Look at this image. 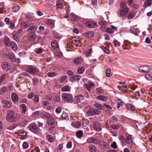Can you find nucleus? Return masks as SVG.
I'll use <instances>...</instances> for the list:
<instances>
[{"mask_svg": "<svg viewBox=\"0 0 152 152\" xmlns=\"http://www.w3.org/2000/svg\"><path fill=\"white\" fill-rule=\"evenodd\" d=\"M61 90L62 91H69L70 90V87L68 86H65L63 87Z\"/></svg>", "mask_w": 152, "mask_h": 152, "instance_id": "obj_39", "label": "nucleus"}, {"mask_svg": "<svg viewBox=\"0 0 152 152\" xmlns=\"http://www.w3.org/2000/svg\"><path fill=\"white\" fill-rule=\"evenodd\" d=\"M7 89L6 87L4 86L0 89V94H4L7 91Z\"/></svg>", "mask_w": 152, "mask_h": 152, "instance_id": "obj_45", "label": "nucleus"}, {"mask_svg": "<svg viewBox=\"0 0 152 152\" xmlns=\"http://www.w3.org/2000/svg\"><path fill=\"white\" fill-rule=\"evenodd\" d=\"M119 139L121 141V143L123 144H124L125 143V139L122 135H121L119 137Z\"/></svg>", "mask_w": 152, "mask_h": 152, "instance_id": "obj_49", "label": "nucleus"}, {"mask_svg": "<svg viewBox=\"0 0 152 152\" xmlns=\"http://www.w3.org/2000/svg\"><path fill=\"white\" fill-rule=\"evenodd\" d=\"M56 6L59 9L61 10L63 8V5L62 2L59 1H57L56 3Z\"/></svg>", "mask_w": 152, "mask_h": 152, "instance_id": "obj_33", "label": "nucleus"}, {"mask_svg": "<svg viewBox=\"0 0 152 152\" xmlns=\"http://www.w3.org/2000/svg\"><path fill=\"white\" fill-rule=\"evenodd\" d=\"M83 134V132L81 130H79L76 133L77 137L78 138H80L82 136Z\"/></svg>", "mask_w": 152, "mask_h": 152, "instance_id": "obj_44", "label": "nucleus"}, {"mask_svg": "<svg viewBox=\"0 0 152 152\" xmlns=\"http://www.w3.org/2000/svg\"><path fill=\"white\" fill-rule=\"evenodd\" d=\"M86 25L87 27L91 28H95L98 26V25L96 23L91 21L86 22Z\"/></svg>", "mask_w": 152, "mask_h": 152, "instance_id": "obj_8", "label": "nucleus"}, {"mask_svg": "<svg viewBox=\"0 0 152 152\" xmlns=\"http://www.w3.org/2000/svg\"><path fill=\"white\" fill-rule=\"evenodd\" d=\"M152 2V0H147L145 2V7H147L151 6Z\"/></svg>", "mask_w": 152, "mask_h": 152, "instance_id": "obj_41", "label": "nucleus"}, {"mask_svg": "<svg viewBox=\"0 0 152 152\" xmlns=\"http://www.w3.org/2000/svg\"><path fill=\"white\" fill-rule=\"evenodd\" d=\"M94 128V130L96 131H99L101 130V128L99 124L97 122L93 123Z\"/></svg>", "mask_w": 152, "mask_h": 152, "instance_id": "obj_12", "label": "nucleus"}, {"mask_svg": "<svg viewBox=\"0 0 152 152\" xmlns=\"http://www.w3.org/2000/svg\"><path fill=\"white\" fill-rule=\"evenodd\" d=\"M76 101L78 102H80L84 99V97L82 95H80L75 97Z\"/></svg>", "mask_w": 152, "mask_h": 152, "instance_id": "obj_42", "label": "nucleus"}, {"mask_svg": "<svg viewBox=\"0 0 152 152\" xmlns=\"http://www.w3.org/2000/svg\"><path fill=\"white\" fill-rule=\"evenodd\" d=\"M37 27L36 26H32L28 28L27 29V31L28 32L31 31L33 32L35 31L37 29Z\"/></svg>", "mask_w": 152, "mask_h": 152, "instance_id": "obj_21", "label": "nucleus"}, {"mask_svg": "<svg viewBox=\"0 0 152 152\" xmlns=\"http://www.w3.org/2000/svg\"><path fill=\"white\" fill-rule=\"evenodd\" d=\"M80 76L78 75H75L72 76L70 79V80L72 82L73 81H77L80 80Z\"/></svg>", "mask_w": 152, "mask_h": 152, "instance_id": "obj_23", "label": "nucleus"}, {"mask_svg": "<svg viewBox=\"0 0 152 152\" xmlns=\"http://www.w3.org/2000/svg\"><path fill=\"white\" fill-rule=\"evenodd\" d=\"M55 120L52 117L49 118L47 120V123L50 125L52 126L54 124Z\"/></svg>", "mask_w": 152, "mask_h": 152, "instance_id": "obj_17", "label": "nucleus"}, {"mask_svg": "<svg viewBox=\"0 0 152 152\" xmlns=\"http://www.w3.org/2000/svg\"><path fill=\"white\" fill-rule=\"evenodd\" d=\"M34 101L35 103H38L39 102V96L36 94L34 96Z\"/></svg>", "mask_w": 152, "mask_h": 152, "instance_id": "obj_51", "label": "nucleus"}, {"mask_svg": "<svg viewBox=\"0 0 152 152\" xmlns=\"http://www.w3.org/2000/svg\"><path fill=\"white\" fill-rule=\"evenodd\" d=\"M87 142L89 143L97 144L99 142V141L98 139L95 137H91L88 139Z\"/></svg>", "mask_w": 152, "mask_h": 152, "instance_id": "obj_9", "label": "nucleus"}, {"mask_svg": "<svg viewBox=\"0 0 152 152\" xmlns=\"http://www.w3.org/2000/svg\"><path fill=\"white\" fill-rule=\"evenodd\" d=\"M96 98L98 100H101L103 102H106L107 100V98L103 95L98 96Z\"/></svg>", "mask_w": 152, "mask_h": 152, "instance_id": "obj_20", "label": "nucleus"}, {"mask_svg": "<svg viewBox=\"0 0 152 152\" xmlns=\"http://www.w3.org/2000/svg\"><path fill=\"white\" fill-rule=\"evenodd\" d=\"M83 59L81 57H78L75 58L74 61V62L76 64H79L82 62Z\"/></svg>", "mask_w": 152, "mask_h": 152, "instance_id": "obj_28", "label": "nucleus"}, {"mask_svg": "<svg viewBox=\"0 0 152 152\" xmlns=\"http://www.w3.org/2000/svg\"><path fill=\"white\" fill-rule=\"evenodd\" d=\"M48 76L50 77H53L57 75V74L55 72H50L48 73Z\"/></svg>", "mask_w": 152, "mask_h": 152, "instance_id": "obj_48", "label": "nucleus"}, {"mask_svg": "<svg viewBox=\"0 0 152 152\" xmlns=\"http://www.w3.org/2000/svg\"><path fill=\"white\" fill-rule=\"evenodd\" d=\"M61 96L62 100L66 102H72L73 100L72 96L70 94L64 93L62 94Z\"/></svg>", "mask_w": 152, "mask_h": 152, "instance_id": "obj_4", "label": "nucleus"}, {"mask_svg": "<svg viewBox=\"0 0 152 152\" xmlns=\"http://www.w3.org/2000/svg\"><path fill=\"white\" fill-rule=\"evenodd\" d=\"M16 116L14 115V112L12 110L8 111V113L7 117V120L9 122H15L17 120Z\"/></svg>", "mask_w": 152, "mask_h": 152, "instance_id": "obj_2", "label": "nucleus"}, {"mask_svg": "<svg viewBox=\"0 0 152 152\" xmlns=\"http://www.w3.org/2000/svg\"><path fill=\"white\" fill-rule=\"evenodd\" d=\"M134 12H130L127 15V18L129 19H132L134 17Z\"/></svg>", "mask_w": 152, "mask_h": 152, "instance_id": "obj_54", "label": "nucleus"}, {"mask_svg": "<svg viewBox=\"0 0 152 152\" xmlns=\"http://www.w3.org/2000/svg\"><path fill=\"white\" fill-rule=\"evenodd\" d=\"M111 127L115 130L118 129L119 128V126L118 125L114 124L111 126Z\"/></svg>", "mask_w": 152, "mask_h": 152, "instance_id": "obj_64", "label": "nucleus"}, {"mask_svg": "<svg viewBox=\"0 0 152 152\" xmlns=\"http://www.w3.org/2000/svg\"><path fill=\"white\" fill-rule=\"evenodd\" d=\"M54 37L57 39H59L61 37V35L57 32H55L53 33Z\"/></svg>", "mask_w": 152, "mask_h": 152, "instance_id": "obj_55", "label": "nucleus"}, {"mask_svg": "<svg viewBox=\"0 0 152 152\" xmlns=\"http://www.w3.org/2000/svg\"><path fill=\"white\" fill-rule=\"evenodd\" d=\"M1 103L3 106L5 108H9L12 106V103L11 102L4 99H2Z\"/></svg>", "mask_w": 152, "mask_h": 152, "instance_id": "obj_6", "label": "nucleus"}, {"mask_svg": "<svg viewBox=\"0 0 152 152\" xmlns=\"http://www.w3.org/2000/svg\"><path fill=\"white\" fill-rule=\"evenodd\" d=\"M52 47L54 49H58V44L56 41L53 40L51 44Z\"/></svg>", "mask_w": 152, "mask_h": 152, "instance_id": "obj_24", "label": "nucleus"}, {"mask_svg": "<svg viewBox=\"0 0 152 152\" xmlns=\"http://www.w3.org/2000/svg\"><path fill=\"white\" fill-rule=\"evenodd\" d=\"M29 129L35 134L39 133L40 130L38 127L35 123H32L29 125L28 127Z\"/></svg>", "mask_w": 152, "mask_h": 152, "instance_id": "obj_3", "label": "nucleus"}, {"mask_svg": "<svg viewBox=\"0 0 152 152\" xmlns=\"http://www.w3.org/2000/svg\"><path fill=\"white\" fill-rule=\"evenodd\" d=\"M4 44L7 46L9 47L11 44V42H10L9 38L7 37H5L4 39Z\"/></svg>", "mask_w": 152, "mask_h": 152, "instance_id": "obj_25", "label": "nucleus"}, {"mask_svg": "<svg viewBox=\"0 0 152 152\" xmlns=\"http://www.w3.org/2000/svg\"><path fill=\"white\" fill-rule=\"evenodd\" d=\"M1 67L4 69L7 70L10 68V66L6 62H3L1 64Z\"/></svg>", "mask_w": 152, "mask_h": 152, "instance_id": "obj_14", "label": "nucleus"}, {"mask_svg": "<svg viewBox=\"0 0 152 152\" xmlns=\"http://www.w3.org/2000/svg\"><path fill=\"white\" fill-rule=\"evenodd\" d=\"M92 51V50L91 48H89L85 53L86 55L87 56H89L91 54Z\"/></svg>", "mask_w": 152, "mask_h": 152, "instance_id": "obj_50", "label": "nucleus"}, {"mask_svg": "<svg viewBox=\"0 0 152 152\" xmlns=\"http://www.w3.org/2000/svg\"><path fill=\"white\" fill-rule=\"evenodd\" d=\"M24 149H26L28 147V144L26 142H24L22 145Z\"/></svg>", "mask_w": 152, "mask_h": 152, "instance_id": "obj_56", "label": "nucleus"}, {"mask_svg": "<svg viewBox=\"0 0 152 152\" xmlns=\"http://www.w3.org/2000/svg\"><path fill=\"white\" fill-rule=\"evenodd\" d=\"M125 142L128 145H131L133 143V138L132 135L129 134L126 136L125 138Z\"/></svg>", "mask_w": 152, "mask_h": 152, "instance_id": "obj_10", "label": "nucleus"}, {"mask_svg": "<svg viewBox=\"0 0 152 152\" xmlns=\"http://www.w3.org/2000/svg\"><path fill=\"white\" fill-rule=\"evenodd\" d=\"M14 50L16 51L17 50L18 47L16 43L13 41L11 42V44L9 46Z\"/></svg>", "mask_w": 152, "mask_h": 152, "instance_id": "obj_19", "label": "nucleus"}, {"mask_svg": "<svg viewBox=\"0 0 152 152\" xmlns=\"http://www.w3.org/2000/svg\"><path fill=\"white\" fill-rule=\"evenodd\" d=\"M81 123L78 121H75L72 123V126L75 128H78L81 126Z\"/></svg>", "mask_w": 152, "mask_h": 152, "instance_id": "obj_15", "label": "nucleus"}, {"mask_svg": "<svg viewBox=\"0 0 152 152\" xmlns=\"http://www.w3.org/2000/svg\"><path fill=\"white\" fill-rule=\"evenodd\" d=\"M19 7L18 6L14 7L12 8V11L15 12H17L19 10Z\"/></svg>", "mask_w": 152, "mask_h": 152, "instance_id": "obj_57", "label": "nucleus"}, {"mask_svg": "<svg viewBox=\"0 0 152 152\" xmlns=\"http://www.w3.org/2000/svg\"><path fill=\"white\" fill-rule=\"evenodd\" d=\"M106 31L108 33H112L114 32L113 30L111 28H107Z\"/></svg>", "mask_w": 152, "mask_h": 152, "instance_id": "obj_62", "label": "nucleus"}, {"mask_svg": "<svg viewBox=\"0 0 152 152\" xmlns=\"http://www.w3.org/2000/svg\"><path fill=\"white\" fill-rule=\"evenodd\" d=\"M128 86L126 85L122 86L120 88V89L123 90H126L128 89Z\"/></svg>", "mask_w": 152, "mask_h": 152, "instance_id": "obj_60", "label": "nucleus"}, {"mask_svg": "<svg viewBox=\"0 0 152 152\" xmlns=\"http://www.w3.org/2000/svg\"><path fill=\"white\" fill-rule=\"evenodd\" d=\"M99 113L98 110L96 109H90L88 111V113L89 115H97Z\"/></svg>", "mask_w": 152, "mask_h": 152, "instance_id": "obj_11", "label": "nucleus"}, {"mask_svg": "<svg viewBox=\"0 0 152 152\" xmlns=\"http://www.w3.org/2000/svg\"><path fill=\"white\" fill-rule=\"evenodd\" d=\"M19 135L21 136H24L26 135V133L24 131L20 130L18 132Z\"/></svg>", "mask_w": 152, "mask_h": 152, "instance_id": "obj_43", "label": "nucleus"}, {"mask_svg": "<svg viewBox=\"0 0 152 152\" xmlns=\"http://www.w3.org/2000/svg\"><path fill=\"white\" fill-rule=\"evenodd\" d=\"M89 124V121L87 119H84L83 120L82 125L83 126H88Z\"/></svg>", "mask_w": 152, "mask_h": 152, "instance_id": "obj_47", "label": "nucleus"}, {"mask_svg": "<svg viewBox=\"0 0 152 152\" xmlns=\"http://www.w3.org/2000/svg\"><path fill=\"white\" fill-rule=\"evenodd\" d=\"M15 33H16L14 32L12 33V35L13 38V39L16 42H18L20 41V39L16 35Z\"/></svg>", "mask_w": 152, "mask_h": 152, "instance_id": "obj_46", "label": "nucleus"}, {"mask_svg": "<svg viewBox=\"0 0 152 152\" xmlns=\"http://www.w3.org/2000/svg\"><path fill=\"white\" fill-rule=\"evenodd\" d=\"M89 148L91 152H96V148L94 145H90L89 146Z\"/></svg>", "mask_w": 152, "mask_h": 152, "instance_id": "obj_35", "label": "nucleus"}, {"mask_svg": "<svg viewBox=\"0 0 152 152\" xmlns=\"http://www.w3.org/2000/svg\"><path fill=\"white\" fill-rule=\"evenodd\" d=\"M67 76L66 75H64L61 77L59 80V82L61 83H64L65 81L67 80Z\"/></svg>", "mask_w": 152, "mask_h": 152, "instance_id": "obj_32", "label": "nucleus"}, {"mask_svg": "<svg viewBox=\"0 0 152 152\" xmlns=\"http://www.w3.org/2000/svg\"><path fill=\"white\" fill-rule=\"evenodd\" d=\"M47 140L49 142H52L54 141L53 137L49 134H48L46 135Z\"/></svg>", "mask_w": 152, "mask_h": 152, "instance_id": "obj_31", "label": "nucleus"}, {"mask_svg": "<svg viewBox=\"0 0 152 152\" xmlns=\"http://www.w3.org/2000/svg\"><path fill=\"white\" fill-rule=\"evenodd\" d=\"M121 7L120 8L118 13V16L120 17H122L128 13L129 9L126 6V4L123 1L121 2Z\"/></svg>", "mask_w": 152, "mask_h": 152, "instance_id": "obj_1", "label": "nucleus"}, {"mask_svg": "<svg viewBox=\"0 0 152 152\" xmlns=\"http://www.w3.org/2000/svg\"><path fill=\"white\" fill-rule=\"evenodd\" d=\"M60 118L61 119L68 120V114L65 112H63L62 113V115L60 117Z\"/></svg>", "mask_w": 152, "mask_h": 152, "instance_id": "obj_26", "label": "nucleus"}, {"mask_svg": "<svg viewBox=\"0 0 152 152\" xmlns=\"http://www.w3.org/2000/svg\"><path fill=\"white\" fill-rule=\"evenodd\" d=\"M26 70L31 75L37 74L39 72L38 69L35 66H28L26 68Z\"/></svg>", "mask_w": 152, "mask_h": 152, "instance_id": "obj_5", "label": "nucleus"}, {"mask_svg": "<svg viewBox=\"0 0 152 152\" xmlns=\"http://www.w3.org/2000/svg\"><path fill=\"white\" fill-rule=\"evenodd\" d=\"M84 35L89 38H92L94 37V33L92 31H89L86 32L84 34Z\"/></svg>", "mask_w": 152, "mask_h": 152, "instance_id": "obj_16", "label": "nucleus"}, {"mask_svg": "<svg viewBox=\"0 0 152 152\" xmlns=\"http://www.w3.org/2000/svg\"><path fill=\"white\" fill-rule=\"evenodd\" d=\"M30 25L28 24V23L26 22H23L21 23V26L22 29H25L29 26Z\"/></svg>", "mask_w": 152, "mask_h": 152, "instance_id": "obj_27", "label": "nucleus"}, {"mask_svg": "<svg viewBox=\"0 0 152 152\" xmlns=\"http://www.w3.org/2000/svg\"><path fill=\"white\" fill-rule=\"evenodd\" d=\"M63 148V145L61 144L59 145L57 149V152H61V150Z\"/></svg>", "mask_w": 152, "mask_h": 152, "instance_id": "obj_58", "label": "nucleus"}, {"mask_svg": "<svg viewBox=\"0 0 152 152\" xmlns=\"http://www.w3.org/2000/svg\"><path fill=\"white\" fill-rule=\"evenodd\" d=\"M94 106L102 110H103L104 109V107L101 104L99 103H95Z\"/></svg>", "mask_w": 152, "mask_h": 152, "instance_id": "obj_30", "label": "nucleus"}, {"mask_svg": "<svg viewBox=\"0 0 152 152\" xmlns=\"http://www.w3.org/2000/svg\"><path fill=\"white\" fill-rule=\"evenodd\" d=\"M85 69L83 67H79L77 69V72L79 74H82L84 71Z\"/></svg>", "mask_w": 152, "mask_h": 152, "instance_id": "obj_40", "label": "nucleus"}, {"mask_svg": "<svg viewBox=\"0 0 152 152\" xmlns=\"http://www.w3.org/2000/svg\"><path fill=\"white\" fill-rule=\"evenodd\" d=\"M126 107L127 109L130 111H134L135 110L134 107L130 104H126Z\"/></svg>", "mask_w": 152, "mask_h": 152, "instance_id": "obj_22", "label": "nucleus"}, {"mask_svg": "<svg viewBox=\"0 0 152 152\" xmlns=\"http://www.w3.org/2000/svg\"><path fill=\"white\" fill-rule=\"evenodd\" d=\"M36 37V34L34 32H31L28 35V39L31 40H34Z\"/></svg>", "mask_w": 152, "mask_h": 152, "instance_id": "obj_18", "label": "nucleus"}, {"mask_svg": "<svg viewBox=\"0 0 152 152\" xmlns=\"http://www.w3.org/2000/svg\"><path fill=\"white\" fill-rule=\"evenodd\" d=\"M9 56L12 61H16V59L15 58V56L14 53H10L9 54Z\"/></svg>", "mask_w": 152, "mask_h": 152, "instance_id": "obj_37", "label": "nucleus"}, {"mask_svg": "<svg viewBox=\"0 0 152 152\" xmlns=\"http://www.w3.org/2000/svg\"><path fill=\"white\" fill-rule=\"evenodd\" d=\"M99 24L101 25L104 26L107 25V23L105 21L101 20L99 21Z\"/></svg>", "mask_w": 152, "mask_h": 152, "instance_id": "obj_63", "label": "nucleus"}, {"mask_svg": "<svg viewBox=\"0 0 152 152\" xmlns=\"http://www.w3.org/2000/svg\"><path fill=\"white\" fill-rule=\"evenodd\" d=\"M41 115L42 117H46L48 118L51 116H50V114L49 113L45 112L41 113Z\"/></svg>", "mask_w": 152, "mask_h": 152, "instance_id": "obj_34", "label": "nucleus"}, {"mask_svg": "<svg viewBox=\"0 0 152 152\" xmlns=\"http://www.w3.org/2000/svg\"><path fill=\"white\" fill-rule=\"evenodd\" d=\"M138 69L141 71L145 73H147L150 72V67L147 66H140Z\"/></svg>", "mask_w": 152, "mask_h": 152, "instance_id": "obj_7", "label": "nucleus"}, {"mask_svg": "<svg viewBox=\"0 0 152 152\" xmlns=\"http://www.w3.org/2000/svg\"><path fill=\"white\" fill-rule=\"evenodd\" d=\"M11 98L12 101L15 102H17L19 99L18 96L15 93L12 94Z\"/></svg>", "mask_w": 152, "mask_h": 152, "instance_id": "obj_13", "label": "nucleus"}, {"mask_svg": "<svg viewBox=\"0 0 152 152\" xmlns=\"http://www.w3.org/2000/svg\"><path fill=\"white\" fill-rule=\"evenodd\" d=\"M106 76L108 77H110L112 75L110 70L107 69L106 71Z\"/></svg>", "mask_w": 152, "mask_h": 152, "instance_id": "obj_52", "label": "nucleus"}, {"mask_svg": "<svg viewBox=\"0 0 152 152\" xmlns=\"http://www.w3.org/2000/svg\"><path fill=\"white\" fill-rule=\"evenodd\" d=\"M140 96V94L138 92H135L133 95V97L136 99H137Z\"/></svg>", "mask_w": 152, "mask_h": 152, "instance_id": "obj_53", "label": "nucleus"}, {"mask_svg": "<svg viewBox=\"0 0 152 152\" xmlns=\"http://www.w3.org/2000/svg\"><path fill=\"white\" fill-rule=\"evenodd\" d=\"M116 102L117 103V108H119L121 105L123 104V102L119 99H116Z\"/></svg>", "mask_w": 152, "mask_h": 152, "instance_id": "obj_36", "label": "nucleus"}, {"mask_svg": "<svg viewBox=\"0 0 152 152\" xmlns=\"http://www.w3.org/2000/svg\"><path fill=\"white\" fill-rule=\"evenodd\" d=\"M71 19L74 21H77L79 20L78 17L74 14L72 13L71 15Z\"/></svg>", "mask_w": 152, "mask_h": 152, "instance_id": "obj_29", "label": "nucleus"}, {"mask_svg": "<svg viewBox=\"0 0 152 152\" xmlns=\"http://www.w3.org/2000/svg\"><path fill=\"white\" fill-rule=\"evenodd\" d=\"M20 107L22 109V113L23 114H25L27 110L26 106L25 104H21Z\"/></svg>", "mask_w": 152, "mask_h": 152, "instance_id": "obj_38", "label": "nucleus"}, {"mask_svg": "<svg viewBox=\"0 0 152 152\" xmlns=\"http://www.w3.org/2000/svg\"><path fill=\"white\" fill-rule=\"evenodd\" d=\"M114 46L116 47H118L120 45V43L117 40H115L113 42Z\"/></svg>", "mask_w": 152, "mask_h": 152, "instance_id": "obj_59", "label": "nucleus"}, {"mask_svg": "<svg viewBox=\"0 0 152 152\" xmlns=\"http://www.w3.org/2000/svg\"><path fill=\"white\" fill-rule=\"evenodd\" d=\"M102 49L105 53L108 54L110 53V51L105 47H102Z\"/></svg>", "mask_w": 152, "mask_h": 152, "instance_id": "obj_61", "label": "nucleus"}]
</instances>
